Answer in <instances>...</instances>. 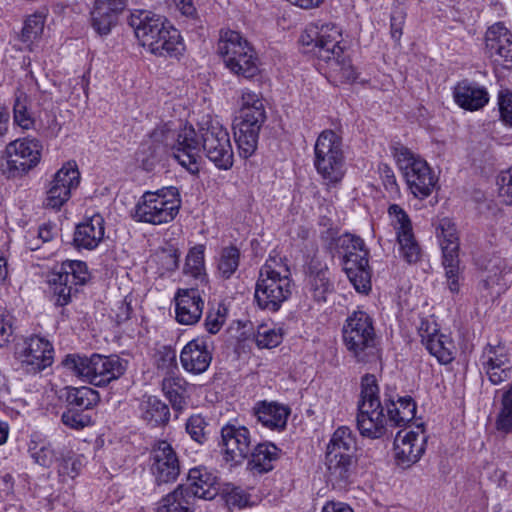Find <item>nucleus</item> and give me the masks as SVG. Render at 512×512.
Returning <instances> with one entry per match:
<instances>
[{"label": "nucleus", "mask_w": 512, "mask_h": 512, "mask_svg": "<svg viewBox=\"0 0 512 512\" xmlns=\"http://www.w3.org/2000/svg\"><path fill=\"white\" fill-rule=\"evenodd\" d=\"M28 452L33 461L44 467L49 468L55 460L58 461L60 453L56 452L50 442L31 440Z\"/></svg>", "instance_id": "obj_39"}, {"label": "nucleus", "mask_w": 512, "mask_h": 512, "mask_svg": "<svg viewBox=\"0 0 512 512\" xmlns=\"http://www.w3.org/2000/svg\"><path fill=\"white\" fill-rule=\"evenodd\" d=\"M341 39L339 27L333 23H324L320 26L307 27L299 42L303 47V53L325 62L335 78L341 82L354 81L357 72L340 46Z\"/></svg>", "instance_id": "obj_1"}, {"label": "nucleus", "mask_w": 512, "mask_h": 512, "mask_svg": "<svg viewBox=\"0 0 512 512\" xmlns=\"http://www.w3.org/2000/svg\"><path fill=\"white\" fill-rule=\"evenodd\" d=\"M80 183V173L74 162H67L59 169L49 182L45 206L59 210L71 197L72 190Z\"/></svg>", "instance_id": "obj_17"}, {"label": "nucleus", "mask_w": 512, "mask_h": 512, "mask_svg": "<svg viewBox=\"0 0 512 512\" xmlns=\"http://www.w3.org/2000/svg\"><path fill=\"white\" fill-rule=\"evenodd\" d=\"M265 120V108H241L240 116L238 117L237 122L234 124V126L260 130Z\"/></svg>", "instance_id": "obj_45"}, {"label": "nucleus", "mask_w": 512, "mask_h": 512, "mask_svg": "<svg viewBox=\"0 0 512 512\" xmlns=\"http://www.w3.org/2000/svg\"><path fill=\"white\" fill-rule=\"evenodd\" d=\"M204 271V246L197 245L186 256L184 273L194 278L202 276Z\"/></svg>", "instance_id": "obj_48"}, {"label": "nucleus", "mask_w": 512, "mask_h": 512, "mask_svg": "<svg viewBox=\"0 0 512 512\" xmlns=\"http://www.w3.org/2000/svg\"><path fill=\"white\" fill-rule=\"evenodd\" d=\"M61 420L64 425L72 429H82L91 422V418L88 415L83 414L74 408H70L64 412Z\"/></svg>", "instance_id": "obj_57"}, {"label": "nucleus", "mask_w": 512, "mask_h": 512, "mask_svg": "<svg viewBox=\"0 0 512 512\" xmlns=\"http://www.w3.org/2000/svg\"><path fill=\"white\" fill-rule=\"evenodd\" d=\"M397 241L400 247V254L407 263L413 264L420 260L421 248L414 237V233H403L402 236L397 237Z\"/></svg>", "instance_id": "obj_47"}, {"label": "nucleus", "mask_w": 512, "mask_h": 512, "mask_svg": "<svg viewBox=\"0 0 512 512\" xmlns=\"http://www.w3.org/2000/svg\"><path fill=\"white\" fill-rule=\"evenodd\" d=\"M150 141L155 145L151 155L171 150V154L177 162L190 173H197L200 167V143L198 133L192 126H184L176 132L167 124L156 127L150 134Z\"/></svg>", "instance_id": "obj_4"}, {"label": "nucleus", "mask_w": 512, "mask_h": 512, "mask_svg": "<svg viewBox=\"0 0 512 512\" xmlns=\"http://www.w3.org/2000/svg\"><path fill=\"white\" fill-rule=\"evenodd\" d=\"M310 292L315 301L326 302L327 295L333 291L327 264L317 255L311 257L306 265Z\"/></svg>", "instance_id": "obj_26"}, {"label": "nucleus", "mask_w": 512, "mask_h": 512, "mask_svg": "<svg viewBox=\"0 0 512 512\" xmlns=\"http://www.w3.org/2000/svg\"><path fill=\"white\" fill-rule=\"evenodd\" d=\"M58 273L60 275H67L68 279L77 286L84 285L89 279L87 265L82 261L75 260L63 263L61 266V271Z\"/></svg>", "instance_id": "obj_50"}, {"label": "nucleus", "mask_w": 512, "mask_h": 512, "mask_svg": "<svg viewBox=\"0 0 512 512\" xmlns=\"http://www.w3.org/2000/svg\"><path fill=\"white\" fill-rule=\"evenodd\" d=\"M157 367L167 372L177 368V355L175 349L170 346L161 347L156 353Z\"/></svg>", "instance_id": "obj_56"}, {"label": "nucleus", "mask_w": 512, "mask_h": 512, "mask_svg": "<svg viewBox=\"0 0 512 512\" xmlns=\"http://www.w3.org/2000/svg\"><path fill=\"white\" fill-rule=\"evenodd\" d=\"M129 24L140 44L154 55L178 58L185 50L179 31L153 12L136 11Z\"/></svg>", "instance_id": "obj_2"}, {"label": "nucleus", "mask_w": 512, "mask_h": 512, "mask_svg": "<svg viewBox=\"0 0 512 512\" xmlns=\"http://www.w3.org/2000/svg\"><path fill=\"white\" fill-rule=\"evenodd\" d=\"M481 371L492 385H500L512 376V363L503 345L487 344L480 357Z\"/></svg>", "instance_id": "obj_18"}, {"label": "nucleus", "mask_w": 512, "mask_h": 512, "mask_svg": "<svg viewBox=\"0 0 512 512\" xmlns=\"http://www.w3.org/2000/svg\"><path fill=\"white\" fill-rule=\"evenodd\" d=\"M63 365L94 386H105L120 378L128 362L117 355L92 354L90 357L78 354L67 355Z\"/></svg>", "instance_id": "obj_5"}, {"label": "nucleus", "mask_w": 512, "mask_h": 512, "mask_svg": "<svg viewBox=\"0 0 512 512\" xmlns=\"http://www.w3.org/2000/svg\"><path fill=\"white\" fill-rule=\"evenodd\" d=\"M242 105L241 108H264L263 100L259 98V96L252 91H244L242 93Z\"/></svg>", "instance_id": "obj_62"}, {"label": "nucleus", "mask_w": 512, "mask_h": 512, "mask_svg": "<svg viewBox=\"0 0 512 512\" xmlns=\"http://www.w3.org/2000/svg\"><path fill=\"white\" fill-rule=\"evenodd\" d=\"M503 261L495 257L490 261V268H487L488 274L483 279L482 284L485 289H494L497 287L495 293L499 294L506 288L507 282L505 279L506 274L502 269Z\"/></svg>", "instance_id": "obj_44"}, {"label": "nucleus", "mask_w": 512, "mask_h": 512, "mask_svg": "<svg viewBox=\"0 0 512 512\" xmlns=\"http://www.w3.org/2000/svg\"><path fill=\"white\" fill-rule=\"evenodd\" d=\"M453 96L461 108L470 111L484 107L489 101L487 90L468 80H463L455 86Z\"/></svg>", "instance_id": "obj_29"}, {"label": "nucleus", "mask_w": 512, "mask_h": 512, "mask_svg": "<svg viewBox=\"0 0 512 512\" xmlns=\"http://www.w3.org/2000/svg\"><path fill=\"white\" fill-rule=\"evenodd\" d=\"M15 355L23 371L36 374L52 365L54 349L47 339L34 335L17 346Z\"/></svg>", "instance_id": "obj_16"}, {"label": "nucleus", "mask_w": 512, "mask_h": 512, "mask_svg": "<svg viewBox=\"0 0 512 512\" xmlns=\"http://www.w3.org/2000/svg\"><path fill=\"white\" fill-rule=\"evenodd\" d=\"M416 413V404L411 397L399 398L387 406L389 422L394 426H405L412 421Z\"/></svg>", "instance_id": "obj_35"}, {"label": "nucleus", "mask_w": 512, "mask_h": 512, "mask_svg": "<svg viewBox=\"0 0 512 512\" xmlns=\"http://www.w3.org/2000/svg\"><path fill=\"white\" fill-rule=\"evenodd\" d=\"M82 467V456L74 455L71 452H67L66 454L60 453L57 472L62 481H65L67 478L74 479L77 477Z\"/></svg>", "instance_id": "obj_43"}, {"label": "nucleus", "mask_w": 512, "mask_h": 512, "mask_svg": "<svg viewBox=\"0 0 512 512\" xmlns=\"http://www.w3.org/2000/svg\"><path fill=\"white\" fill-rule=\"evenodd\" d=\"M141 417L152 426L166 424L170 418L167 404L155 396H149L140 404Z\"/></svg>", "instance_id": "obj_34"}, {"label": "nucleus", "mask_w": 512, "mask_h": 512, "mask_svg": "<svg viewBox=\"0 0 512 512\" xmlns=\"http://www.w3.org/2000/svg\"><path fill=\"white\" fill-rule=\"evenodd\" d=\"M426 349L431 355L437 358L441 364H448L453 360V343L444 334L434 336L425 344Z\"/></svg>", "instance_id": "obj_41"}, {"label": "nucleus", "mask_w": 512, "mask_h": 512, "mask_svg": "<svg viewBox=\"0 0 512 512\" xmlns=\"http://www.w3.org/2000/svg\"><path fill=\"white\" fill-rule=\"evenodd\" d=\"M322 512H353V510L346 503L329 501L323 506Z\"/></svg>", "instance_id": "obj_64"}, {"label": "nucleus", "mask_w": 512, "mask_h": 512, "mask_svg": "<svg viewBox=\"0 0 512 512\" xmlns=\"http://www.w3.org/2000/svg\"><path fill=\"white\" fill-rule=\"evenodd\" d=\"M338 246L344 249V271L359 293L371 290V269L369 266V251L362 238L346 233L338 238Z\"/></svg>", "instance_id": "obj_11"}, {"label": "nucleus", "mask_w": 512, "mask_h": 512, "mask_svg": "<svg viewBox=\"0 0 512 512\" xmlns=\"http://www.w3.org/2000/svg\"><path fill=\"white\" fill-rule=\"evenodd\" d=\"M260 130L234 126V137L238 145L239 154L243 158L252 156L258 145Z\"/></svg>", "instance_id": "obj_40"}, {"label": "nucleus", "mask_w": 512, "mask_h": 512, "mask_svg": "<svg viewBox=\"0 0 512 512\" xmlns=\"http://www.w3.org/2000/svg\"><path fill=\"white\" fill-rule=\"evenodd\" d=\"M342 138L333 130H324L314 145V166L325 184L339 183L345 174Z\"/></svg>", "instance_id": "obj_10"}, {"label": "nucleus", "mask_w": 512, "mask_h": 512, "mask_svg": "<svg viewBox=\"0 0 512 512\" xmlns=\"http://www.w3.org/2000/svg\"><path fill=\"white\" fill-rule=\"evenodd\" d=\"M49 283L52 285L55 303L58 306L68 304L72 293L77 292V285H74V283L68 279L67 275L56 273L49 280Z\"/></svg>", "instance_id": "obj_42"}, {"label": "nucleus", "mask_w": 512, "mask_h": 512, "mask_svg": "<svg viewBox=\"0 0 512 512\" xmlns=\"http://www.w3.org/2000/svg\"><path fill=\"white\" fill-rule=\"evenodd\" d=\"M200 151L221 170H228L234 163V152L229 133L218 121H210L199 129Z\"/></svg>", "instance_id": "obj_13"}, {"label": "nucleus", "mask_w": 512, "mask_h": 512, "mask_svg": "<svg viewBox=\"0 0 512 512\" xmlns=\"http://www.w3.org/2000/svg\"><path fill=\"white\" fill-rule=\"evenodd\" d=\"M217 50L225 66L235 75L253 78L259 73V60L254 48L237 31H221Z\"/></svg>", "instance_id": "obj_6"}, {"label": "nucleus", "mask_w": 512, "mask_h": 512, "mask_svg": "<svg viewBox=\"0 0 512 512\" xmlns=\"http://www.w3.org/2000/svg\"><path fill=\"white\" fill-rule=\"evenodd\" d=\"M45 16L42 13H34L26 18L21 33L23 42H32L37 39L44 30Z\"/></svg>", "instance_id": "obj_51"}, {"label": "nucleus", "mask_w": 512, "mask_h": 512, "mask_svg": "<svg viewBox=\"0 0 512 512\" xmlns=\"http://www.w3.org/2000/svg\"><path fill=\"white\" fill-rule=\"evenodd\" d=\"M439 230L447 286L452 293H458L463 278L459 266V237L456 226L450 219L443 218L440 220Z\"/></svg>", "instance_id": "obj_14"}, {"label": "nucleus", "mask_w": 512, "mask_h": 512, "mask_svg": "<svg viewBox=\"0 0 512 512\" xmlns=\"http://www.w3.org/2000/svg\"><path fill=\"white\" fill-rule=\"evenodd\" d=\"M181 207L178 188L164 187L155 192H145L135 205L132 217L143 223L160 225L173 221Z\"/></svg>", "instance_id": "obj_7"}, {"label": "nucleus", "mask_w": 512, "mask_h": 512, "mask_svg": "<svg viewBox=\"0 0 512 512\" xmlns=\"http://www.w3.org/2000/svg\"><path fill=\"white\" fill-rule=\"evenodd\" d=\"M204 301L197 289H179L175 295L176 320L183 325L196 324L203 312Z\"/></svg>", "instance_id": "obj_25"}, {"label": "nucleus", "mask_w": 512, "mask_h": 512, "mask_svg": "<svg viewBox=\"0 0 512 512\" xmlns=\"http://www.w3.org/2000/svg\"><path fill=\"white\" fill-rule=\"evenodd\" d=\"M422 343L425 344L429 339L439 335L437 324L434 320L423 319L418 328Z\"/></svg>", "instance_id": "obj_60"}, {"label": "nucleus", "mask_w": 512, "mask_h": 512, "mask_svg": "<svg viewBox=\"0 0 512 512\" xmlns=\"http://www.w3.org/2000/svg\"><path fill=\"white\" fill-rule=\"evenodd\" d=\"M212 361V352L208 341L203 337L189 341L180 353L182 367L190 373L201 374L205 372Z\"/></svg>", "instance_id": "obj_24"}, {"label": "nucleus", "mask_w": 512, "mask_h": 512, "mask_svg": "<svg viewBox=\"0 0 512 512\" xmlns=\"http://www.w3.org/2000/svg\"><path fill=\"white\" fill-rule=\"evenodd\" d=\"M499 110L503 121L512 126V93H500Z\"/></svg>", "instance_id": "obj_59"}, {"label": "nucleus", "mask_w": 512, "mask_h": 512, "mask_svg": "<svg viewBox=\"0 0 512 512\" xmlns=\"http://www.w3.org/2000/svg\"><path fill=\"white\" fill-rule=\"evenodd\" d=\"M356 447V440L349 427H339L327 446V454H343L349 453L352 455Z\"/></svg>", "instance_id": "obj_38"}, {"label": "nucleus", "mask_w": 512, "mask_h": 512, "mask_svg": "<svg viewBox=\"0 0 512 512\" xmlns=\"http://www.w3.org/2000/svg\"><path fill=\"white\" fill-rule=\"evenodd\" d=\"M221 447L226 461L243 462L251 452V435L245 426L227 424L221 429Z\"/></svg>", "instance_id": "obj_20"}, {"label": "nucleus", "mask_w": 512, "mask_h": 512, "mask_svg": "<svg viewBox=\"0 0 512 512\" xmlns=\"http://www.w3.org/2000/svg\"><path fill=\"white\" fill-rule=\"evenodd\" d=\"M189 493L184 484L178 485L172 492L161 498L156 512H193L195 500Z\"/></svg>", "instance_id": "obj_31"}, {"label": "nucleus", "mask_w": 512, "mask_h": 512, "mask_svg": "<svg viewBox=\"0 0 512 512\" xmlns=\"http://www.w3.org/2000/svg\"><path fill=\"white\" fill-rule=\"evenodd\" d=\"M208 423L201 415H192L186 422V431L199 444L207 440Z\"/></svg>", "instance_id": "obj_53"}, {"label": "nucleus", "mask_w": 512, "mask_h": 512, "mask_svg": "<svg viewBox=\"0 0 512 512\" xmlns=\"http://www.w3.org/2000/svg\"><path fill=\"white\" fill-rule=\"evenodd\" d=\"M283 340L282 329L259 327L255 335V342L259 348L271 349L280 345Z\"/></svg>", "instance_id": "obj_52"}, {"label": "nucleus", "mask_w": 512, "mask_h": 512, "mask_svg": "<svg viewBox=\"0 0 512 512\" xmlns=\"http://www.w3.org/2000/svg\"><path fill=\"white\" fill-rule=\"evenodd\" d=\"M67 401L69 405L83 411L97 405L100 401V396L98 391L90 387L82 386L71 388L67 394Z\"/></svg>", "instance_id": "obj_37"}, {"label": "nucleus", "mask_w": 512, "mask_h": 512, "mask_svg": "<svg viewBox=\"0 0 512 512\" xmlns=\"http://www.w3.org/2000/svg\"><path fill=\"white\" fill-rule=\"evenodd\" d=\"M188 484H185L187 492L194 500L196 498L211 500L218 493L217 476L206 467H194L189 470Z\"/></svg>", "instance_id": "obj_27"}, {"label": "nucleus", "mask_w": 512, "mask_h": 512, "mask_svg": "<svg viewBox=\"0 0 512 512\" xmlns=\"http://www.w3.org/2000/svg\"><path fill=\"white\" fill-rule=\"evenodd\" d=\"M361 401L358 405L357 427L363 437L379 439L386 433L387 420L379 400L376 378L366 374L361 382Z\"/></svg>", "instance_id": "obj_9"}, {"label": "nucleus", "mask_w": 512, "mask_h": 512, "mask_svg": "<svg viewBox=\"0 0 512 512\" xmlns=\"http://www.w3.org/2000/svg\"><path fill=\"white\" fill-rule=\"evenodd\" d=\"M254 414L263 426L272 430H282L286 426L290 410L283 405L264 401L254 408Z\"/></svg>", "instance_id": "obj_30"}, {"label": "nucleus", "mask_w": 512, "mask_h": 512, "mask_svg": "<svg viewBox=\"0 0 512 512\" xmlns=\"http://www.w3.org/2000/svg\"><path fill=\"white\" fill-rule=\"evenodd\" d=\"M343 343L357 362L366 363L375 356L376 333L373 320L362 310L353 311L342 327Z\"/></svg>", "instance_id": "obj_8"}, {"label": "nucleus", "mask_w": 512, "mask_h": 512, "mask_svg": "<svg viewBox=\"0 0 512 512\" xmlns=\"http://www.w3.org/2000/svg\"><path fill=\"white\" fill-rule=\"evenodd\" d=\"M280 450L272 443H260L250 452L249 466L257 473H267L274 468V462L279 458Z\"/></svg>", "instance_id": "obj_32"}, {"label": "nucleus", "mask_w": 512, "mask_h": 512, "mask_svg": "<svg viewBox=\"0 0 512 512\" xmlns=\"http://www.w3.org/2000/svg\"><path fill=\"white\" fill-rule=\"evenodd\" d=\"M132 313V307L130 302L127 301L125 298L124 300L120 301L116 310V320L118 323H122L130 318V315Z\"/></svg>", "instance_id": "obj_63"}, {"label": "nucleus", "mask_w": 512, "mask_h": 512, "mask_svg": "<svg viewBox=\"0 0 512 512\" xmlns=\"http://www.w3.org/2000/svg\"><path fill=\"white\" fill-rule=\"evenodd\" d=\"M292 294V279L286 259L270 256L260 268L254 299L262 310L276 312Z\"/></svg>", "instance_id": "obj_3"}, {"label": "nucleus", "mask_w": 512, "mask_h": 512, "mask_svg": "<svg viewBox=\"0 0 512 512\" xmlns=\"http://www.w3.org/2000/svg\"><path fill=\"white\" fill-rule=\"evenodd\" d=\"M150 459L152 461L151 472L158 485L176 481L180 474V463L170 443L165 440L155 443Z\"/></svg>", "instance_id": "obj_19"}, {"label": "nucleus", "mask_w": 512, "mask_h": 512, "mask_svg": "<svg viewBox=\"0 0 512 512\" xmlns=\"http://www.w3.org/2000/svg\"><path fill=\"white\" fill-rule=\"evenodd\" d=\"M105 222L100 214H94L76 226L73 242L76 248L93 250L104 238Z\"/></svg>", "instance_id": "obj_28"}, {"label": "nucleus", "mask_w": 512, "mask_h": 512, "mask_svg": "<svg viewBox=\"0 0 512 512\" xmlns=\"http://www.w3.org/2000/svg\"><path fill=\"white\" fill-rule=\"evenodd\" d=\"M388 215L391 219V224L396 230L397 237L405 234L413 233L412 223L408 214L397 204H392L388 208Z\"/></svg>", "instance_id": "obj_49"}, {"label": "nucleus", "mask_w": 512, "mask_h": 512, "mask_svg": "<svg viewBox=\"0 0 512 512\" xmlns=\"http://www.w3.org/2000/svg\"><path fill=\"white\" fill-rule=\"evenodd\" d=\"M394 157L414 197L420 200L429 197L436 186L437 177L428 163L403 146L395 149Z\"/></svg>", "instance_id": "obj_12"}, {"label": "nucleus", "mask_w": 512, "mask_h": 512, "mask_svg": "<svg viewBox=\"0 0 512 512\" xmlns=\"http://www.w3.org/2000/svg\"><path fill=\"white\" fill-rule=\"evenodd\" d=\"M499 194L508 205H512V167L498 178Z\"/></svg>", "instance_id": "obj_58"}, {"label": "nucleus", "mask_w": 512, "mask_h": 512, "mask_svg": "<svg viewBox=\"0 0 512 512\" xmlns=\"http://www.w3.org/2000/svg\"><path fill=\"white\" fill-rule=\"evenodd\" d=\"M187 382L179 377L164 378L162 387L174 410L182 411L186 404Z\"/></svg>", "instance_id": "obj_36"}, {"label": "nucleus", "mask_w": 512, "mask_h": 512, "mask_svg": "<svg viewBox=\"0 0 512 512\" xmlns=\"http://www.w3.org/2000/svg\"><path fill=\"white\" fill-rule=\"evenodd\" d=\"M25 100L26 96L24 93H20L16 96L13 107L14 121L23 129H29L32 127L34 121L27 111Z\"/></svg>", "instance_id": "obj_54"}, {"label": "nucleus", "mask_w": 512, "mask_h": 512, "mask_svg": "<svg viewBox=\"0 0 512 512\" xmlns=\"http://www.w3.org/2000/svg\"><path fill=\"white\" fill-rule=\"evenodd\" d=\"M13 335V327L10 319L0 315V347L6 346Z\"/></svg>", "instance_id": "obj_61"}, {"label": "nucleus", "mask_w": 512, "mask_h": 512, "mask_svg": "<svg viewBox=\"0 0 512 512\" xmlns=\"http://www.w3.org/2000/svg\"><path fill=\"white\" fill-rule=\"evenodd\" d=\"M426 437L423 433L407 432L404 436L400 433L394 442V455L398 466L409 468L415 464L424 453Z\"/></svg>", "instance_id": "obj_23"}, {"label": "nucleus", "mask_w": 512, "mask_h": 512, "mask_svg": "<svg viewBox=\"0 0 512 512\" xmlns=\"http://www.w3.org/2000/svg\"><path fill=\"white\" fill-rule=\"evenodd\" d=\"M326 465L330 481L341 485L342 483H346L351 476L353 457L349 453H326Z\"/></svg>", "instance_id": "obj_33"}, {"label": "nucleus", "mask_w": 512, "mask_h": 512, "mask_svg": "<svg viewBox=\"0 0 512 512\" xmlns=\"http://www.w3.org/2000/svg\"><path fill=\"white\" fill-rule=\"evenodd\" d=\"M42 144L34 138L17 139L5 149L6 167L3 172L8 177H17L33 169L41 159Z\"/></svg>", "instance_id": "obj_15"}, {"label": "nucleus", "mask_w": 512, "mask_h": 512, "mask_svg": "<svg viewBox=\"0 0 512 512\" xmlns=\"http://www.w3.org/2000/svg\"><path fill=\"white\" fill-rule=\"evenodd\" d=\"M226 308L218 305L216 310L208 311L205 318V328L210 334H216L220 331L226 321Z\"/></svg>", "instance_id": "obj_55"}, {"label": "nucleus", "mask_w": 512, "mask_h": 512, "mask_svg": "<svg viewBox=\"0 0 512 512\" xmlns=\"http://www.w3.org/2000/svg\"><path fill=\"white\" fill-rule=\"evenodd\" d=\"M486 50L494 62L505 69H512V33L502 24L488 28L485 36Z\"/></svg>", "instance_id": "obj_21"}, {"label": "nucleus", "mask_w": 512, "mask_h": 512, "mask_svg": "<svg viewBox=\"0 0 512 512\" xmlns=\"http://www.w3.org/2000/svg\"><path fill=\"white\" fill-rule=\"evenodd\" d=\"M126 5V0H94L91 10V24L94 30L101 36L109 34Z\"/></svg>", "instance_id": "obj_22"}, {"label": "nucleus", "mask_w": 512, "mask_h": 512, "mask_svg": "<svg viewBox=\"0 0 512 512\" xmlns=\"http://www.w3.org/2000/svg\"><path fill=\"white\" fill-rule=\"evenodd\" d=\"M240 259V252L234 246L225 247L222 249L218 270L224 278H229L238 268Z\"/></svg>", "instance_id": "obj_46"}]
</instances>
